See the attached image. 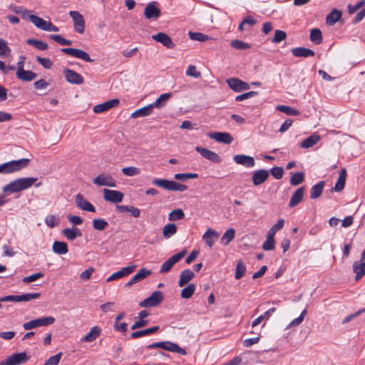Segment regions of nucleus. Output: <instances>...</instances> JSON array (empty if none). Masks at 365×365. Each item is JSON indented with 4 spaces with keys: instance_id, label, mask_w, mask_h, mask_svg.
<instances>
[{
    "instance_id": "21",
    "label": "nucleus",
    "mask_w": 365,
    "mask_h": 365,
    "mask_svg": "<svg viewBox=\"0 0 365 365\" xmlns=\"http://www.w3.org/2000/svg\"><path fill=\"white\" fill-rule=\"evenodd\" d=\"M119 103L118 99H112L103 103L98 104L93 107V112L96 113H101L115 107Z\"/></svg>"
},
{
    "instance_id": "34",
    "label": "nucleus",
    "mask_w": 365,
    "mask_h": 365,
    "mask_svg": "<svg viewBox=\"0 0 365 365\" xmlns=\"http://www.w3.org/2000/svg\"><path fill=\"white\" fill-rule=\"evenodd\" d=\"M159 330L158 326L152 327L146 329L136 331L130 334L132 339H137L141 336L152 334Z\"/></svg>"
},
{
    "instance_id": "3",
    "label": "nucleus",
    "mask_w": 365,
    "mask_h": 365,
    "mask_svg": "<svg viewBox=\"0 0 365 365\" xmlns=\"http://www.w3.org/2000/svg\"><path fill=\"white\" fill-rule=\"evenodd\" d=\"M152 183L154 185L162 187L166 190L183 192L187 189V186L183 184L176 182L173 180L165 179L155 178Z\"/></svg>"
},
{
    "instance_id": "27",
    "label": "nucleus",
    "mask_w": 365,
    "mask_h": 365,
    "mask_svg": "<svg viewBox=\"0 0 365 365\" xmlns=\"http://www.w3.org/2000/svg\"><path fill=\"white\" fill-rule=\"evenodd\" d=\"M153 108H154V107L150 103L145 107H143L141 108H139V109L135 110L131 114V118H138L140 117H145V116L150 115L153 112Z\"/></svg>"
},
{
    "instance_id": "52",
    "label": "nucleus",
    "mask_w": 365,
    "mask_h": 365,
    "mask_svg": "<svg viewBox=\"0 0 365 365\" xmlns=\"http://www.w3.org/2000/svg\"><path fill=\"white\" fill-rule=\"evenodd\" d=\"M198 178L197 173H177L174 175V178L178 180L185 181L189 179H196Z\"/></svg>"
},
{
    "instance_id": "15",
    "label": "nucleus",
    "mask_w": 365,
    "mask_h": 365,
    "mask_svg": "<svg viewBox=\"0 0 365 365\" xmlns=\"http://www.w3.org/2000/svg\"><path fill=\"white\" fill-rule=\"evenodd\" d=\"M186 252H178L174 255L171 257H170L168 260H166L161 266L160 272V273H167L168 272L173 265L179 262L184 256Z\"/></svg>"
},
{
    "instance_id": "4",
    "label": "nucleus",
    "mask_w": 365,
    "mask_h": 365,
    "mask_svg": "<svg viewBox=\"0 0 365 365\" xmlns=\"http://www.w3.org/2000/svg\"><path fill=\"white\" fill-rule=\"evenodd\" d=\"M155 348H160L166 351H169L174 353H178L181 355H186V351L179 346L177 344L171 341H158L152 343L146 346L148 349H152Z\"/></svg>"
},
{
    "instance_id": "32",
    "label": "nucleus",
    "mask_w": 365,
    "mask_h": 365,
    "mask_svg": "<svg viewBox=\"0 0 365 365\" xmlns=\"http://www.w3.org/2000/svg\"><path fill=\"white\" fill-rule=\"evenodd\" d=\"M346 178V170L345 168H342L339 173L338 180L334 185V191L340 192L344 188Z\"/></svg>"
},
{
    "instance_id": "19",
    "label": "nucleus",
    "mask_w": 365,
    "mask_h": 365,
    "mask_svg": "<svg viewBox=\"0 0 365 365\" xmlns=\"http://www.w3.org/2000/svg\"><path fill=\"white\" fill-rule=\"evenodd\" d=\"M269 176L268 170L264 169H260L255 171L252 173V180L255 186H258L264 182Z\"/></svg>"
},
{
    "instance_id": "10",
    "label": "nucleus",
    "mask_w": 365,
    "mask_h": 365,
    "mask_svg": "<svg viewBox=\"0 0 365 365\" xmlns=\"http://www.w3.org/2000/svg\"><path fill=\"white\" fill-rule=\"evenodd\" d=\"M69 15L73 19L74 30L78 34H83L85 31V20L83 15L76 11H71Z\"/></svg>"
},
{
    "instance_id": "26",
    "label": "nucleus",
    "mask_w": 365,
    "mask_h": 365,
    "mask_svg": "<svg viewBox=\"0 0 365 365\" xmlns=\"http://www.w3.org/2000/svg\"><path fill=\"white\" fill-rule=\"evenodd\" d=\"M101 329L98 326L93 327L90 331L81 339V342H92L101 334Z\"/></svg>"
},
{
    "instance_id": "53",
    "label": "nucleus",
    "mask_w": 365,
    "mask_h": 365,
    "mask_svg": "<svg viewBox=\"0 0 365 365\" xmlns=\"http://www.w3.org/2000/svg\"><path fill=\"white\" fill-rule=\"evenodd\" d=\"M93 226L95 230L102 231L108 226V223L103 219H94Z\"/></svg>"
},
{
    "instance_id": "54",
    "label": "nucleus",
    "mask_w": 365,
    "mask_h": 365,
    "mask_svg": "<svg viewBox=\"0 0 365 365\" xmlns=\"http://www.w3.org/2000/svg\"><path fill=\"white\" fill-rule=\"evenodd\" d=\"M242 81L238 78H230L227 80V83L230 88L235 92H240V86H242Z\"/></svg>"
},
{
    "instance_id": "50",
    "label": "nucleus",
    "mask_w": 365,
    "mask_h": 365,
    "mask_svg": "<svg viewBox=\"0 0 365 365\" xmlns=\"http://www.w3.org/2000/svg\"><path fill=\"white\" fill-rule=\"evenodd\" d=\"M274 235L267 232V239L262 245L264 250H272L274 248Z\"/></svg>"
},
{
    "instance_id": "40",
    "label": "nucleus",
    "mask_w": 365,
    "mask_h": 365,
    "mask_svg": "<svg viewBox=\"0 0 365 365\" xmlns=\"http://www.w3.org/2000/svg\"><path fill=\"white\" fill-rule=\"evenodd\" d=\"M177 232V227L174 223L165 225L163 228V235L165 239H168Z\"/></svg>"
},
{
    "instance_id": "35",
    "label": "nucleus",
    "mask_w": 365,
    "mask_h": 365,
    "mask_svg": "<svg viewBox=\"0 0 365 365\" xmlns=\"http://www.w3.org/2000/svg\"><path fill=\"white\" fill-rule=\"evenodd\" d=\"M17 78L22 81H31L34 80L37 75L31 71L23 70L21 71H16Z\"/></svg>"
},
{
    "instance_id": "33",
    "label": "nucleus",
    "mask_w": 365,
    "mask_h": 365,
    "mask_svg": "<svg viewBox=\"0 0 365 365\" xmlns=\"http://www.w3.org/2000/svg\"><path fill=\"white\" fill-rule=\"evenodd\" d=\"M342 13L337 10L336 9H334L331 11L327 16L326 23L332 26L336 24L341 17Z\"/></svg>"
},
{
    "instance_id": "57",
    "label": "nucleus",
    "mask_w": 365,
    "mask_h": 365,
    "mask_svg": "<svg viewBox=\"0 0 365 365\" xmlns=\"http://www.w3.org/2000/svg\"><path fill=\"white\" fill-rule=\"evenodd\" d=\"M11 53V48L8 46L7 42L0 38V56H6Z\"/></svg>"
},
{
    "instance_id": "46",
    "label": "nucleus",
    "mask_w": 365,
    "mask_h": 365,
    "mask_svg": "<svg viewBox=\"0 0 365 365\" xmlns=\"http://www.w3.org/2000/svg\"><path fill=\"white\" fill-rule=\"evenodd\" d=\"M196 287L194 284H189L186 287L181 290V297L183 299H190L195 293Z\"/></svg>"
},
{
    "instance_id": "31",
    "label": "nucleus",
    "mask_w": 365,
    "mask_h": 365,
    "mask_svg": "<svg viewBox=\"0 0 365 365\" xmlns=\"http://www.w3.org/2000/svg\"><path fill=\"white\" fill-rule=\"evenodd\" d=\"M353 271L355 272V280L359 281L365 275V262H354L353 264Z\"/></svg>"
},
{
    "instance_id": "25",
    "label": "nucleus",
    "mask_w": 365,
    "mask_h": 365,
    "mask_svg": "<svg viewBox=\"0 0 365 365\" xmlns=\"http://www.w3.org/2000/svg\"><path fill=\"white\" fill-rule=\"evenodd\" d=\"M219 237V233L211 228L207 230L202 236L205 242L211 248L215 243V240Z\"/></svg>"
},
{
    "instance_id": "43",
    "label": "nucleus",
    "mask_w": 365,
    "mask_h": 365,
    "mask_svg": "<svg viewBox=\"0 0 365 365\" xmlns=\"http://www.w3.org/2000/svg\"><path fill=\"white\" fill-rule=\"evenodd\" d=\"M27 44L34 46L36 48L40 51H46L48 49V46L46 43L34 38H29L26 41Z\"/></svg>"
},
{
    "instance_id": "49",
    "label": "nucleus",
    "mask_w": 365,
    "mask_h": 365,
    "mask_svg": "<svg viewBox=\"0 0 365 365\" xmlns=\"http://www.w3.org/2000/svg\"><path fill=\"white\" fill-rule=\"evenodd\" d=\"M246 272V266L242 260H239L236 265L235 277L236 279H241Z\"/></svg>"
},
{
    "instance_id": "18",
    "label": "nucleus",
    "mask_w": 365,
    "mask_h": 365,
    "mask_svg": "<svg viewBox=\"0 0 365 365\" xmlns=\"http://www.w3.org/2000/svg\"><path fill=\"white\" fill-rule=\"evenodd\" d=\"M233 160L235 163L248 168H253L255 165V158L252 156L244 154L234 155Z\"/></svg>"
},
{
    "instance_id": "59",
    "label": "nucleus",
    "mask_w": 365,
    "mask_h": 365,
    "mask_svg": "<svg viewBox=\"0 0 365 365\" xmlns=\"http://www.w3.org/2000/svg\"><path fill=\"white\" fill-rule=\"evenodd\" d=\"M45 223L48 227L53 228L58 225L59 219L53 215H48L45 218Z\"/></svg>"
},
{
    "instance_id": "63",
    "label": "nucleus",
    "mask_w": 365,
    "mask_h": 365,
    "mask_svg": "<svg viewBox=\"0 0 365 365\" xmlns=\"http://www.w3.org/2000/svg\"><path fill=\"white\" fill-rule=\"evenodd\" d=\"M284 225V220L283 219H279L269 230L268 233L275 235L276 232L280 230H282Z\"/></svg>"
},
{
    "instance_id": "8",
    "label": "nucleus",
    "mask_w": 365,
    "mask_h": 365,
    "mask_svg": "<svg viewBox=\"0 0 365 365\" xmlns=\"http://www.w3.org/2000/svg\"><path fill=\"white\" fill-rule=\"evenodd\" d=\"M29 357L25 352L14 354L0 362V365H19L26 362Z\"/></svg>"
},
{
    "instance_id": "38",
    "label": "nucleus",
    "mask_w": 365,
    "mask_h": 365,
    "mask_svg": "<svg viewBox=\"0 0 365 365\" xmlns=\"http://www.w3.org/2000/svg\"><path fill=\"white\" fill-rule=\"evenodd\" d=\"M276 308L272 307L266 311L263 314L259 316L257 319H255L252 323V327H255L259 325L263 320H267L269 319L271 315L275 312Z\"/></svg>"
},
{
    "instance_id": "64",
    "label": "nucleus",
    "mask_w": 365,
    "mask_h": 365,
    "mask_svg": "<svg viewBox=\"0 0 365 365\" xmlns=\"http://www.w3.org/2000/svg\"><path fill=\"white\" fill-rule=\"evenodd\" d=\"M62 353L59 352L57 354L51 356L43 365H57L61 358Z\"/></svg>"
},
{
    "instance_id": "12",
    "label": "nucleus",
    "mask_w": 365,
    "mask_h": 365,
    "mask_svg": "<svg viewBox=\"0 0 365 365\" xmlns=\"http://www.w3.org/2000/svg\"><path fill=\"white\" fill-rule=\"evenodd\" d=\"M195 150L199 153L203 158L212 163H220L222 161L221 157L217 153L209 149L202 148L201 146H197L195 147Z\"/></svg>"
},
{
    "instance_id": "6",
    "label": "nucleus",
    "mask_w": 365,
    "mask_h": 365,
    "mask_svg": "<svg viewBox=\"0 0 365 365\" xmlns=\"http://www.w3.org/2000/svg\"><path fill=\"white\" fill-rule=\"evenodd\" d=\"M163 300V294L161 291L153 292L150 297L140 302V307H153L160 304Z\"/></svg>"
},
{
    "instance_id": "61",
    "label": "nucleus",
    "mask_w": 365,
    "mask_h": 365,
    "mask_svg": "<svg viewBox=\"0 0 365 365\" xmlns=\"http://www.w3.org/2000/svg\"><path fill=\"white\" fill-rule=\"evenodd\" d=\"M364 6H365V0H361V1H358L354 5L349 4L348 7H347L348 12L349 14H353L355 12H356L359 9H360L361 8L364 7Z\"/></svg>"
},
{
    "instance_id": "60",
    "label": "nucleus",
    "mask_w": 365,
    "mask_h": 365,
    "mask_svg": "<svg viewBox=\"0 0 365 365\" xmlns=\"http://www.w3.org/2000/svg\"><path fill=\"white\" fill-rule=\"evenodd\" d=\"M185 73L187 76H192L195 78H199L201 77V73L200 71H198L197 70L196 66H193V65L188 66Z\"/></svg>"
},
{
    "instance_id": "51",
    "label": "nucleus",
    "mask_w": 365,
    "mask_h": 365,
    "mask_svg": "<svg viewBox=\"0 0 365 365\" xmlns=\"http://www.w3.org/2000/svg\"><path fill=\"white\" fill-rule=\"evenodd\" d=\"M121 171L124 175L129 177L138 175L140 173V170L138 168L134 166L123 168H122Z\"/></svg>"
},
{
    "instance_id": "58",
    "label": "nucleus",
    "mask_w": 365,
    "mask_h": 365,
    "mask_svg": "<svg viewBox=\"0 0 365 365\" xmlns=\"http://www.w3.org/2000/svg\"><path fill=\"white\" fill-rule=\"evenodd\" d=\"M231 46L234 48L237 49V50H245V49L250 48L251 47V46L249 43H245L240 40L232 41L231 42Z\"/></svg>"
},
{
    "instance_id": "14",
    "label": "nucleus",
    "mask_w": 365,
    "mask_h": 365,
    "mask_svg": "<svg viewBox=\"0 0 365 365\" xmlns=\"http://www.w3.org/2000/svg\"><path fill=\"white\" fill-rule=\"evenodd\" d=\"M123 193L120 191L104 189L103 190V198L106 201L110 202L113 203H119L123 201Z\"/></svg>"
},
{
    "instance_id": "48",
    "label": "nucleus",
    "mask_w": 365,
    "mask_h": 365,
    "mask_svg": "<svg viewBox=\"0 0 365 365\" xmlns=\"http://www.w3.org/2000/svg\"><path fill=\"white\" fill-rule=\"evenodd\" d=\"M185 217V213L181 209H175L168 214L169 221L180 220Z\"/></svg>"
},
{
    "instance_id": "56",
    "label": "nucleus",
    "mask_w": 365,
    "mask_h": 365,
    "mask_svg": "<svg viewBox=\"0 0 365 365\" xmlns=\"http://www.w3.org/2000/svg\"><path fill=\"white\" fill-rule=\"evenodd\" d=\"M49 37L51 39L63 46H69L72 43L71 41L66 39L58 34H51Z\"/></svg>"
},
{
    "instance_id": "62",
    "label": "nucleus",
    "mask_w": 365,
    "mask_h": 365,
    "mask_svg": "<svg viewBox=\"0 0 365 365\" xmlns=\"http://www.w3.org/2000/svg\"><path fill=\"white\" fill-rule=\"evenodd\" d=\"M287 37V34L284 31L282 30H276L274 36L272 39V42L274 43H279L284 40Z\"/></svg>"
},
{
    "instance_id": "41",
    "label": "nucleus",
    "mask_w": 365,
    "mask_h": 365,
    "mask_svg": "<svg viewBox=\"0 0 365 365\" xmlns=\"http://www.w3.org/2000/svg\"><path fill=\"white\" fill-rule=\"evenodd\" d=\"M64 236L70 240L76 239L78 236L81 235V231L78 228H65L63 230Z\"/></svg>"
},
{
    "instance_id": "23",
    "label": "nucleus",
    "mask_w": 365,
    "mask_h": 365,
    "mask_svg": "<svg viewBox=\"0 0 365 365\" xmlns=\"http://www.w3.org/2000/svg\"><path fill=\"white\" fill-rule=\"evenodd\" d=\"M145 16L148 19H157L160 16V11L154 2L148 4L144 11Z\"/></svg>"
},
{
    "instance_id": "55",
    "label": "nucleus",
    "mask_w": 365,
    "mask_h": 365,
    "mask_svg": "<svg viewBox=\"0 0 365 365\" xmlns=\"http://www.w3.org/2000/svg\"><path fill=\"white\" fill-rule=\"evenodd\" d=\"M41 294L39 293H28L21 295H18L19 302H28L32 299L39 298Z\"/></svg>"
},
{
    "instance_id": "22",
    "label": "nucleus",
    "mask_w": 365,
    "mask_h": 365,
    "mask_svg": "<svg viewBox=\"0 0 365 365\" xmlns=\"http://www.w3.org/2000/svg\"><path fill=\"white\" fill-rule=\"evenodd\" d=\"M304 192V187H299L291 197V199L289 202V207H294L297 206L299 203H300L303 200Z\"/></svg>"
},
{
    "instance_id": "30",
    "label": "nucleus",
    "mask_w": 365,
    "mask_h": 365,
    "mask_svg": "<svg viewBox=\"0 0 365 365\" xmlns=\"http://www.w3.org/2000/svg\"><path fill=\"white\" fill-rule=\"evenodd\" d=\"M135 264H130L127 267L121 268L119 271L113 273L115 275V278L116 280L121 279L123 277H127L129 274H132L136 268Z\"/></svg>"
},
{
    "instance_id": "1",
    "label": "nucleus",
    "mask_w": 365,
    "mask_h": 365,
    "mask_svg": "<svg viewBox=\"0 0 365 365\" xmlns=\"http://www.w3.org/2000/svg\"><path fill=\"white\" fill-rule=\"evenodd\" d=\"M37 180L38 179L36 178L33 177L19 178L4 185L2 187L4 194L0 195V206H3L8 202L9 200L6 199V195H8L29 189L33 185H34L36 187H41L42 182H38L36 183Z\"/></svg>"
},
{
    "instance_id": "37",
    "label": "nucleus",
    "mask_w": 365,
    "mask_h": 365,
    "mask_svg": "<svg viewBox=\"0 0 365 365\" xmlns=\"http://www.w3.org/2000/svg\"><path fill=\"white\" fill-rule=\"evenodd\" d=\"M324 187V182L321 181L313 185L310 189V198L314 200L319 197Z\"/></svg>"
},
{
    "instance_id": "36",
    "label": "nucleus",
    "mask_w": 365,
    "mask_h": 365,
    "mask_svg": "<svg viewBox=\"0 0 365 365\" xmlns=\"http://www.w3.org/2000/svg\"><path fill=\"white\" fill-rule=\"evenodd\" d=\"M195 277L194 272L187 269L183 270L180 275L179 286L183 287Z\"/></svg>"
},
{
    "instance_id": "2",
    "label": "nucleus",
    "mask_w": 365,
    "mask_h": 365,
    "mask_svg": "<svg viewBox=\"0 0 365 365\" xmlns=\"http://www.w3.org/2000/svg\"><path fill=\"white\" fill-rule=\"evenodd\" d=\"M29 162V159L21 158L4 163L0 165V173L10 174L20 171L21 170L26 168Z\"/></svg>"
},
{
    "instance_id": "13",
    "label": "nucleus",
    "mask_w": 365,
    "mask_h": 365,
    "mask_svg": "<svg viewBox=\"0 0 365 365\" xmlns=\"http://www.w3.org/2000/svg\"><path fill=\"white\" fill-rule=\"evenodd\" d=\"M63 73L67 82L71 84L81 85L83 83V76L70 68H65Z\"/></svg>"
},
{
    "instance_id": "9",
    "label": "nucleus",
    "mask_w": 365,
    "mask_h": 365,
    "mask_svg": "<svg viewBox=\"0 0 365 365\" xmlns=\"http://www.w3.org/2000/svg\"><path fill=\"white\" fill-rule=\"evenodd\" d=\"M61 52L66 53L69 56L75 57L76 58L82 59L86 62H93V60L91 58L89 54L86 51L74 48H63L61 49Z\"/></svg>"
},
{
    "instance_id": "5",
    "label": "nucleus",
    "mask_w": 365,
    "mask_h": 365,
    "mask_svg": "<svg viewBox=\"0 0 365 365\" xmlns=\"http://www.w3.org/2000/svg\"><path fill=\"white\" fill-rule=\"evenodd\" d=\"M55 318L53 317H46L42 318L36 319L23 324L25 330H30L39 327H46L53 324Z\"/></svg>"
},
{
    "instance_id": "11",
    "label": "nucleus",
    "mask_w": 365,
    "mask_h": 365,
    "mask_svg": "<svg viewBox=\"0 0 365 365\" xmlns=\"http://www.w3.org/2000/svg\"><path fill=\"white\" fill-rule=\"evenodd\" d=\"M93 182L98 186H107L114 187L116 186L115 180L113 178L108 174L102 173L96 176Z\"/></svg>"
},
{
    "instance_id": "29",
    "label": "nucleus",
    "mask_w": 365,
    "mask_h": 365,
    "mask_svg": "<svg viewBox=\"0 0 365 365\" xmlns=\"http://www.w3.org/2000/svg\"><path fill=\"white\" fill-rule=\"evenodd\" d=\"M320 135L317 134H312L309 137L304 139L300 143V147L304 149H307L313 147L320 140Z\"/></svg>"
},
{
    "instance_id": "47",
    "label": "nucleus",
    "mask_w": 365,
    "mask_h": 365,
    "mask_svg": "<svg viewBox=\"0 0 365 365\" xmlns=\"http://www.w3.org/2000/svg\"><path fill=\"white\" fill-rule=\"evenodd\" d=\"M304 180V174L303 172L292 173L289 182L293 186L301 184Z\"/></svg>"
},
{
    "instance_id": "24",
    "label": "nucleus",
    "mask_w": 365,
    "mask_h": 365,
    "mask_svg": "<svg viewBox=\"0 0 365 365\" xmlns=\"http://www.w3.org/2000/svg\"><path fill=\"white\" fill-rule=\"evenodd\" d=\"M208 135L212 139H214L217 142L220 143L230 144L232 141V138L228 133L216 132L210 133Z\"/></svg>"
},
{
    "instance_id": "7",
    "label": "nucleus",
    "mask_w": 365,
    "mask_h": 365,
    "mask_svg": "<svg viewBox=\"0 0 365 365\" xmlns=\"http://www.w3.org/2000/svg\"><path fill=\"white\" fill-rule=\"evenodd\" d=\"M22 18L25 20H29L35 26L43 31H46L48 24V21L43 20L42 18L34 15L31 11L25 10L22 13Z\"/></svg>"
},
{
    "instance_id": "42",
    "label": "nucleus",
    "mask_w": 365,
    "mask_h": 365,
    "mask_svg": "<svg viewBox=\"0 0 365 365\" xmlns=\"http://www.w3.org/2000/svg\"><path fill=\"white\" fill-rule=\"evenodd\" d=\"M276 109L288 115H299L300 114L298 110L288 106L279 105L276 107Z\"/></svg>"
},
{
    "instance_id": "44",
    "label": "nucleus",
    "mask_w": 365,
    "mask_h": 365,
    "mask_svg": "<svg viewBox=\"0 0 365 365\" xmlns=\"http://www.w3.org/2000/svg\"><path fill=\"white\" fill-rule=\"evenodd\" d=\"M309 39L315 44H320L322 41V31L319 29H313L311 30Z\"/></svg>"
},
{
    "instance_id": "16",
    "label": "nucleus",
    "mask_w": 365,
    "mask_h": 365,
    "mask_svg": "<svg viewBox=\"0 0 365 365\" xmlns=\"http://www.w3.org/2000/svg\"><path fill=\"white\" fill-rule=\"evenodd\" d=\"M75 202L76 206L83 211L96 212L95 207L80 193L76 195Z\"/></svg>"
},
{
    "instance_id": "20",
    "label": "nucleus",
    "mask_w": 365,
    "mask_h": 365,
    "mask_svg": "<svg viewBox=\"0 0 365 365\" xmlns=\"http://www.w3.org/2000/svg\"><path fill=\"white\" fill-rule=\"evenodd\" d=\"M152 38L157 42L162 43L168 48H174L175 44L173 42L171 38L165 33L159 32L152 36Z\"/></svg>"
},
{
    "instance_id": "17",
    "label": "nucleus",
    "mask_w": 365,
    "mask_h": 365,
    "mask_svg": "<svg viewBox=\"0 0 365 365\" xmlns=\"http://www.w3.org/2000/svg\"><path fill=\"white\" fill-rule=\"evenodd\" d=\"M152 274L151 270L146 268H141L127 283H125V287H130L134 284H136L145 278L150 276Z\"/></svg>"
},
{
    "instance_id": "45",
    "label": "nucleus",
    "mask_w": 365,
    "mask_h": 365,
    "mask_svg": "<svg viewBox=\"0 0 365 365\" xmlns=\"http://www.w3.org/2000/svg\"><path fill=\"white\" fill-rule=\"evenodd\" d=\"M235 230L233 228L228 229L221 237V243L227 245H228L235 237Z\"/></svg>"
},
{
    "instance_id": "39",
    "label": "nucleus",
    "mask_w": 365,
    "mask_h": 365,
    "mask_svg": "<svg viewBox=\"0 0 365 365\" xmlns=\"http://www.w3.org/2000/svg\"><path fill=\"white\" fill-rule=\"evenodd\" d=\"M171 97L170 93H165L161 94L154 103H151V105L154 108H161L165 106L167 101Z\"/></svg>"
},
{
    "instance_id": "28",
    "label": "nucleus",
    "mask_w": 365,
    "mask_h": 365,
    "mask_svg": "<svg viewBox=\"0 0 365 365\" xmlns=\"http://www.w3.org/2000/svg\"><path fill=\"white\" fill-rule=\"evenodd\" d=\"M292 54L296 57L307 58L314 56L315 53L313 50L304 47H297L292 50Z\"/></svg>"
}]
</instances>
